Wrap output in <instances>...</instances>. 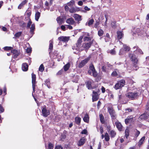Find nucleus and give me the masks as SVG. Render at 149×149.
Returning <instances> with one entry per match:
<instances>
[{
	"label": "nucleus",
	"mask_w": 149,
	"mask_h": 149,
	"mask_svg": "<svg viewBox=\"0 0 149 149\" xmlns=\"http://www.w3.org/2000/svg\"><path fill=\"white\" fill-rule=\"evenodd\" d=\"M99 98L98 92H96L93 91L92 95V101H94L97 100Z\"/></svg>",
	"instance_id": "9"
},
{
	"label": "nucleus",
	"mask_w": 149,
	"mask_h": 149,
	"mask_svg": "<svg viewBox=\"0 0 149 149\" xmlns=\"http://www.w3.org/2000/svg\"><path fill=\"white\" fill-rule=\"evenodd\" d=\"M40 16V13L39 12H37L35 15V20L38 21V19L39 18Z\"/></svg>",
	"instance_id": "30"
},
{
	"label": "nucleus",
	"mask_w": 149,
	"mask_h": 149,
	"mask_svg": "<svg viewBox=\"0 0 149 149\" xmlns=\"http://www.w3.org/2000/svg\"><path fill=\"white\" fill-rule=\"evenodd\" d=\"M4 111V108L3 107L2 105L0 104V113L3 112Z\"/></svg>",
	"instance_id": "50"
},
{
	"label": "nucleus",
	"mask_w": 149,
	"mask_h": 149,
	"mask_svg": "<svg viewBox=\"0 0 149 149\" xmlns=\"http://www.w3.org/2000/svg\"><path fill=\"white\" fill-rule=\"evenodd\" d=\"M91 57L88 56L86 58L81 61V62L78 65V67L79 68H81L84 67L90 60Z\"/></svg>",
	"instance_id": "5"
},
{
	"label": "nucleus",
	"mask_w": 149,
	"mask_h": 149,
	"mask_svg": "<svg viewBox=\"0 0 149 149\" xmlns=\"http://www.w3.org/2000/svg\"><path fill=\"white\" fill-rule=\"evenodd\" d=\"M43 116L45 117H47L50 114L49 111L47 109L46 105H44L41 108Z\"/></svg>",
	"instance_id": "4"
},
{
	"label": "nucleus",
	"mask_w": 149,
	"mask_h": 149,
	"mask_svg": "<svg viewBox=\"0 0 149 149\" xmlns=\"http://www.w3.org/2000/svg\"><path fill=\"white\" fill-rule=\"evenodd\" d=\"M149 115L148 114H143L141 115L139 117V119L141 120L147 119Z\"/></svg>",
	"instance_id": "25"
},
{
	"label": "nucleus",
	"mask_w": 149,
	"mask_h": 149,
	"mask_svg": "<svg viewBox=\"0 0 149 149\" xmlns=\"http://www.w3.org/2000/svg\"><path fill=\"white\" fill-rule=\"evenodd\" d=\"M134 121V118L131 116H128L125 119V122L126 124H127L129 123H131Z\"/></svg>",
	"instance_id": "12"
},
{
	"label": "nucleus",
	"mask_w": 149,
	"mask_h": 149,
	"mask_svg": "<svg viewBox=\"0 0 149 149\" xmlns=\"http://www.w3.org/2000/svg\"><path fill=\"white\" fill-rule=\"evenodd\" d=\"M64 8L65 10L66 11H68L69 10V8L68 7V6L65 5L64 6Z\"/></svg>",
	"instance_id": "63"
},
{
	"label": "nucleus",
	"mask_w": 149,
	"mask_h": 149,
	"mask_svg": "<svg viewBox=\"0 0 149 149\" xmlns=\"http://www.w3.org/2000/svg\"><path fill=\"white\" fill-rule=\"evenodd\" d=\"M59 40L63 42H67L70 39L69 37L61 36L58 38Z\"/></svg>",
	"instance_id": "11"
},
{
	"label": "nucleus",
	"mask_w": 149,
	"mask_h": 149,
	"mask_svg": "<svg viewBox=\"0 0 149 149\" xmlns=\"http://www.w3.org/2000/svg\"><path fill=\"white\" fill-rule=\"evenodd\" d=\"M94 22V21L93 19H90L86 23V25H87L89 26H90L92 25Z\"/></svg>",
	"instance_id": "29"
},
{
	"label": "nucleus",
	"mask_w": 149,
	"mask_h": 149,
	"mask_svg": "<svg viewBox=\"0 0 149 149\" xmlns=\"http://www.w3.org/2000/svg\"><path fill=\"white\" fill-rule=\"evenodd\" d=\"M66 26H67V28L71 30L73 29L72 26L70 25H66Z\"/></svg>",
	"instance_id": "64"
},
{
	"label": "nucleus",
	"mask_w": 149,
	"mask_h": 149,
	"mask_svg": "<svg viewBox=\"0 0 149 149\" xmlns=\"http://www.w3.org/2000/svg\"><path fill=\"white\" fill-rule=\"evenodd\" d=\"M89 117L88 114L86 113L83 119L84 121L86 123H88L89 121Z\"/></svg>",
	"instance_id": "26"
},
{
	"label": "nucleus",
	"mask_w": 149,
	"mask_h": 149,
	"mask_svg": "<svg viewBox=\"0 0 149 149\" xmlns=\"http://www.w3.org/2000/svg\"><path fill=\"white\" fill-rule=\"evenodd\" d=\"M32 77V83L33 91L34 92L35 91V87L36 86V76L33 72H32L31 74Z\"/></svg>",
	"instance_id": "2"
},
{
	"label": "nucleus",
	"mask_w": 149,
	"mask_h": 149,
	"mask_svg": "<svg viewBox=\"0 0 149 149\" xmlns=\"http://www.w3.org/2000/svg\"><path fill=\"white\" fill-rule=\"evenodd\" d=\"M126 52L123 48H121L120 50V52L119 53V55H121L124 54H125Z\"/></svg>",
	"instance_id": "45"
},
{
	"label": "nucleus",
	"mask_w": 149,
	"mask_h": 149,
	"mask_svg": "<svg viewBox=\"0 0 149 149\" xmlns=\"http://www.w3.org/2000/svg\"><path fill=\"white\" fill-rule=\"evenodd\" d=\"M55 149H63V148L60 145H57L56 146L55 148Z\"/></svg>",
	"instance_id": "55"
},
{
	"label": "nucleus",
	"mask_w": 149,
	"mask_h": 149,
	"mask_svg": "<svg viewBox=\"0 0 149 149\" xmlns=\"http://www.w3.org/2000/svg\"><path fill=\"white\" fill-rule=\"evenodd\" d=\"M11 52L14 54L13 58L14 59H15L17 58L18 56L20 54L19 52H18L17 50L16 49H14L11 50Z\"/></svg>",
	"instance_id": "10"
},
{
	"label": "nucleus",
	"mask_w": 149,
	"mask_h": 149,
	"mask_svg": "<svg viewBox=\"0 0 149 149\" xmlns=\"http://www.w3.org/2000/svg\"><path fill=\"white\" fill-rule=\"evenodd\" d=\"M100 122L102 124V113L100 114L99 115Z\"/></svg>",
	"instance_id": "60"
},
{
	"label": "nucleus",
	"mask_w": 149,
	"mask_h": 149,
	"mask_svg": "<svg viewBox=\"0 0 149 149\" xmlns=\"http://www.w3.org/2000/svg\"><path fill=\"white\" fill-rule=\"evenodd\" d=\"M91 84V81H87L85 82L86 87L88 89H91L92 88Z\"/></svg>",
	"instance_id": "21"
},
{
	"label": "nucleus",
	"mask_w": 149,
	"mask_h": 149,
	"mask_svg": "<svg viewBox=\"0 0 149 149\" xmlns=\"http://www.w3.org/2000/svg\"><path fill=\"white\" fill-rule=\"evenodd\" d=\"M22 34V32L20 31L16 33L15 35V36L17 38H18L20 37L21 34Z\"/></svg>",
	"instance_id": "46"
},
{
	"label": "nucleus",
	"mask_w": 149,
	"mask_h": 149,
	"mask_svg": "<svg viewBox=\"0 0 149 149\" xmlns=\"http://www.w3.org/2000/svg\"><path fill=\"white\" fill-rule=\"evenodd\" d=\"M69 11L70 13H74L76 12V10L74 7H72L69 9Z\"/></svg>",
	"instance_id": "43"
},
{
	"label": "nucleus",
	"mask_w": 149,
	"mask_h": 149,
	"mask_svg": "<svg viewBox=\"0 0 149 149\" xmlns=\"http://www.w3.org/2000/svg\"><path fill=\"white\" fill-rule=\"evenodd\" d=\"M129 56L134 63H137L138 62V60L134 55L132 54H130Z\"/></svg>",
	"instance_id": "17"
},
{
	"label": "nucleus",
	"mask_w": 149,
	"mask_h": 149,
	"mask_svg": "<svg viewBox=\"0 0 149 149\" xmlns=\"http://www.w3.org/2000/svg\"><path fill=\"white\" fill-rule=\"evenodd\" d=\"M104 139L106 141H109L110 139L109 136L107 133H106L105 134Z\"/></svg>",
	"instance_id": "37"
},
{
	"label": "nucleus",
	"mask_w": 149,
	"mask_h": 149,
	"mask_svg": "<svg viewBox=\"0 0 149 149\" xmlns=\"http://www.w3.org/2000/svg\"><path fill=\"white\" fill-rule=\"evenodd\" d=\"M3 49L4 50L8 51L9 50H12V49H13V47H11L6 46L4 47Z\"/></svg>",
	"instance_id": "34"
},
{
	"label": "nucleus",
	"mask_w": 149,
	"mask_h": 149,
	"mask_svg": "<svg viewBox=\"0 0 149 149\" xmlns=\"http://www.w3.org/2000/svg\"><path fill=\"white\" fill-rule=\"evenodd\" d=\"M21 26L23 27H25L26 26V23L23 21L21 22Z\"/></svg>",
	"instance_id": "58"
},
{
	"label": "nucleus",
	"mask_w": 149,
	"mask_h": 149,
	"mask_svg": "<svg viewBox=\"0 0 149 149\" xmlns=\"http://www.w3.org/2000/svg\"><path fill=\"white\" fill-rule=\"evenodd\" d=\"M70 66V64L69 63H68L65 65L63 67L64 70L65 71H67L69 70Z\"/></svg>",
	"instance_id": "31"
},
{
	"label": "nucleus",
	"mask_w": 149,
	"mask_h": 149,
	"mask_svg": "<svg viewBox=\"0 0 149 149\" xmlns=\"http://www.w3.org/2000/svg\"><path fill=\"white\" fill-rule=\"evenodd\" d=\"M28 1V0H24L18 6V8L20 9L22 8V7Z\"/></svg>",
	"instance_id": "22"
},
{
	"label": "nucleus",
	"mask_w": 149,
	"mask_h": 149,
	"mask_svg": "<svg viewBox=\"0 0 149 149\" xmlns=\"http://www.w3.org/2000/svg\"><path fill=\"white\" fill-rule=\"evenodd\" d=\"M26 15H27L28 17L29 18H30V17L31 15V10H27L26 11Z\"/></svg>",
	"instance_id": "41"
},
{
	"label": "nucleus",
	"mask_w": 149,
	"mask_h": 149,
	"mask_svg": "<svg viewBox=\"0 0 149 149\" xmlns=\"http://www.w3.org/2000/svg\"><path fill=\"white\" fill-rule=\"evenodd\" d=\"M117 37L118 39H121L124 36L123 33L120 31H118L117 33Z\"/></svg>",
	"instance_id": "24"
},
{
	"label": "nucleus",
	"mask_w": 149,
	"mask_h": 149,
	"mask_svg": "<svg viewBox=\"0 0 149 149\" xmlns=\"http://www.w3.org/2000/svg\"><path fill=\"white\" fill-rule=\"evenodd\" d=\"M81 119V118L79 117H76L75 118V122L77 125H80Z\"/></svg>",
	"instance_id": "28"
},
{
	"label": "nucleus",
	"mask_w": 149,
	"mask_h": 149,
	"mask_svg": "<svg viewBox=\"0 0 149 149\" xmlns=\"http://www.w3.org/2000/svg\"><path fill=\"white\" fill-rule=\"evenodd\" d=\"M145 139V137L144 136L142 137V138L140 139L139 141L138 142V145L139 146H140L143 143V141Z\"/></svg>",
	"instance_id": "35"
},
{
	"label": "nucleus",
	"mask_w": 149,
	"mask_h": 149,
	"mask_svg": "<svg viewBox=\"0 0 149 149\" xmlns=\"http://www.w3.org/2000/svg\"><path fill=\"white\" fill-rule=\"evenodd\" d=\"M6 86H5L3 88V93H4L5 95L6 94Z\"/></svg>",
	"instance_id": "62"
},
{
	"label": "nucleus",
	"mask_w": 149,
	"mask_h": 149,
	"mask_svg": "<svg viewBox=\"0 0 149 149\" xmlns=\"http://www.w3.org/2000/svg\"><path fill=\"white\" fill-rule=\"evenodd\" d=\"M108 110L112 118L114 119L116 118V114L114 111L111 105L108 107Z\"/></svg>",
	"instance_id": "6"
},
{
	"label": "nucleus",
	"mask_w": 149,
	"mask_h": 149,
	"mask_svg": "<svg viewBox=\"0 0 149 149\" xmlns=\"http://www.w3.org/2000/svg\"><path fill=\"white\" fill-rule=\"evenodd\" d=\"M98 35L100 36H101L102 35V29H100V30L98 31Z\"/></svg>",
	"instance_id": "56"
},
{
	"label": "nucleus",
	"mask_w": 149,
	"mask_h": 149,
	"mask_svg": "<svg viewBox=\"0 0 149 149\" xmlns=\"http://www.w3.org/2000/svg\"><path fill=\"white\" fill-rule=\"evenodd\" d=\"M26 52L27 53H31V52L32 49L31 48L27 47L26 49Z\"/></svg>",
	"instance_id": "52"
},
{
	"label": "nucleus",
	"mask_w": 149,
	"mask_h": 149,
	"mask_svg": "<svg viewBox=\"0 0 149 149\" xmlns=\"http://www.w3.org/2000/svg\"><path fill=\"white\" fill-rule=\"evenodd\" d=\"M86 141V139L84 137L81 138L79 141L78 143V146H80L83 145Z\"/></svg>",
	"instance_id": "16"
},
{
	"label": "nucleus",
	"mask_w": 149,
	"mask_h": 149,
	"mask_svg": "<svg viewBox=\"0 0 149 149\" xmlns=\"http://www.w3.org/2000/svg\"><path fill=\"white\" fill-rule=\"evenodd\" d=\"M81 133L82 134H86L87 133V130L86 129H84Z\"/></svg>",
	"instance_id": "57"
},
{
	"label": "nucleus",
	"mask_w": 149,
	"mask_h": 149,
	"mask_svg": "<svg viewBox=\"0 0 149 149\" xmlns=\"http://www.w3.org/2000/svg\"><path fill=\"white\" fill-rule=\"evenodd\" d=\"M129 135V130L127 128L125 130V136L126 138H127L128 136Z\"/></svg>",
	"instance_id": "38"
},
{
	"label": "nucleus",
	"mask_w": 149,
	"mask_h": 149,
	"mask_svg": "<svg viewBox=\"0 0 149 149\" xmlns=\"http://www.w3.org/2000/svg\"><path fill=\"white\" fill-rule=\"evenodd\" d=\"M67 92H69L68 91V90L67 88L63 89L61 93H63V94H64Z\"/></svg>",
	"instance_id": "53"
},
{
	"label": "nucleus",
	"mask_w": 149,
	"mask_h": 149,
	"mask_svg": "<svg viewBox=\"0 0 149 149\" xmlns=\"http://www.w3.org/2000/svg\"><path fill=\"white\" fill-rule=\"evenodd\" d=\"M63 72V70H61L58 71V72L57 73V75H61L62 74Z\"/></svg>",
	"instance_id": "59"
},
{
	"label": "nucleus",
	"mask_w": 149,
	"mask_h": 149,
	"mask_svg": "<svg viewBox=\"0 0 149 149\" xmlns=\"http://www.w3.org/2000/svg\"><path fill=\"white\" fill-rule=\"evenodd\" d=\"M91 38L90 37H88L87 36H85L84 38V41H87L88 42L89 41H91Z\"/></svg>",
	"instance_id": "42"
},
{
	"label": "nucleus",
	"mask_w": 149,
	"mask_h": 149,
	"mask_svg": "<svg viewBox=\"0 0 149 149\" xmlns=\"http://www.w3.org/2000/svg\"><path fill=\"white\" fill-rule=\"evenodd\" d=\"M44 70V67L42 64H41L39 68V70L41 72H43Z\"/></svg>",
	"instance_id": "40"
},
{
	"label": "nucleus",
	"mask_w": 149,
	"mask_h": 149,
	"mask_svg": "<svg viewBox=\"0 0 149 149\" xmlns=\"http://www.w3.org/2000/svg\"><path fill=\"white\" fill-rule=\"evenodd\" d=\"M73 17L75 18V20L78 22L82 20L81 16L78 14H74Z\"/></svg>",
	"instance_id": "18"
},
{
	"label": "nucleus",
	"mask_w": 149,
	"mask_h": 149,
	"mask_svg": "<svg viewBox=\"0 0 149 149\" xmlns=\"http://www.w3.org/2000/svg\"><path fill=\"white\" fill-rule=\"evenodd\" d=\"M123 48L126 52L129 51L130 50V48L125 45H123Z\"/></svg>",
	"instance_id": "39"
},
{
	"label": "nucleus",
	"mask_w": 149,
	"mask_h": 149,
	"mask_svg": "<svg viewBox=\"0 0 149 149\" xmlns=\"http://www.w3.org/2000/svg\"><path fill=\"white\" fill-rule=\"evenodd\" d=\"M105 18V20L104 23V26H107V22L109 19V16L107 14H105L104 15Z\"/></svg>",
	"instance_id": "33"
},
{
	"label": "nucleus",
	"mask_w": 149,
	"mask_h": 149,
	"mask_svg": "<svg viewBox=\"0 0 149 149\" xmlns=\"http://www.w3.org/2000/svg\"><path fill=\"white\" fill-rule=\"evenodd\" d=\"M66 22L70 25H73L75 23L74 19L72 17L66 20Z\"/></svg>",
	"instance_id": "13"
},
{
	"label": "nucleus",
	"mask_w": 149,
	"mask_h": 149,
	"mask_svg": "<svg viewBox=\"0 0 149 149\" xmlns=\"http://www.w3.org/2000/svg\"><path fill=\"white\" fill-rule=\"evenodd\" d=\"M135 136L136 137H137L140 134V132L139 131L137 130H136L135 131Z\"/></svg>",
	"instance_id": "51"
},
{
	"label": "nucleus",
	"mask_w": 149,
	"mask_h": 149,
	"mask_svg": "<svg viewBox=\"0 0 149 149\" xmlns=\"http://www.w3.org/2000/svg\"><path fill=\"white\" fill-rule=\"evenodd\" d=\"M133 49L134 52L135 50L136 53H137L138 54H143V52L137 46L134 47L133 48Z\"/></svg>",
	"instance_id": "19"
},
{
	"label": "nucleus",
	"mask_w": 149,
	"mask_h": 149,
	"mask_svg": "<svg viewBox=\"0 0 149 149\" xmlns=\"http://www.w3.org/2000/svg\"><path fill=\"white\" fill-rule=\"evenodd\" d=\"M49 50L50 51V52H51L53 49V40H51L49 41Z\"/></svg>",
	"instance_id": "23"
},
{
	"label": "nucleus",
	"mask_w": 149,
	"mask_h": 149,
	"mask_svg": "<svg viewBox=\"0 0 149 149\" xmlns=\"http://www.w3.org/2000/svg\"><path fill=\"white\" fill-rule=\"evenodd\" d=\"M93 43L92 41H90L84 44L83 45L86 49H88L91 47Z\"/></svg>",
	"instance_id": "14"
},
{
	"label": "nucleus",
	"mask_w": 149,
	"mask_h": 149,
	"mask_svg": "<svg viewBox=\"0 0 149 149\" xmlns=\"http://www.w3.org/2000/svg\"><path fill=\"white\" fill-rule=\"evenodd\" d=\"M82 37H80L78 40L77 43H76L77 47H79L82 42Z\"/></svg>",
	"instance_id": "32"
},
{
	"label": "nucleus",
	"mask_w": 149,
	"mask_h": 149,
	"mask_svg": "<svg viewBox=\"0 0 149 149\" xmlns=\"http://www.w3.org/2000/svg\"><path fill=\"white\" fill-rule=\"evenodd\" d=\"M110 134L111 137H114L116 136V133L114 131L111 130L110 132Z\"/></svg>",
	"instance_id": "44"
},
{
	"label": "nucleus",
	"mask_w": 149,
	"mask_h": 149,
	"mask_svg": "<svg viewBox=\"0 0 149 149\" xmlns=\"http://www.w3.org/2000/svg\"><path fill=\"white\" fill-rule=\"evenodd\" d=\"M30 32L32 33H33L35 29V26L34 24H32L30 28Z\"/></svg>",
	"instance_id": "36"
},
{
	"label": "nucleus",
	"mask_w": 149,
	"mask_h": 149,
	"mask_svg": "<svg viewBox=\"0 0 149 149\" xmlns=\"http://www.w3.org/2000/svg\"><path fill=\"white\" fill-rule=\"evenodd\" d=\"M28 65L27 63H24L22 66V69L24 71H26L28 69Z\"/></svg>",
	"instance_id": "20"
},
{
	"label": "nucleus",
	"mask_w": 149,
	"mask_h": 149,
	"mask_svg": "<svg viewBox=\"0 0 149 149\" xmlns=\"http://www.w3.org/2000/svg\"><path fill=\"white\" fill-rule=\"evenodd\" d=\"M61 28L62 30L63 31H65L66 29H65V27L64 25H61Z\"/></svg>",
	"instance_id": "61"
},
{
	"label": "nucleus",
	"mask_w": 149,
	"mask_h": 149,
	"mask_svg": "<svg viewBox=\"0 0 149 149\" xmlns=\"http://www.w3.org/2000/svg\"><path fill=\"white\" fill-rule=\"evenodd\" d=\"M88 73L90 75H91L92 73V75L94 77H96L97 76V73L96 71L94 66L93 64H91L88 71Z\"/></svg>",
	"instance_id": "1"
},
{
	"label": "nucleus",
	"mask_w": 149,
	"mask_h": 149,
	"mask_svg": "<svg viewBox=\"0 0 149 149\" xmlns=\"http://www.w3.org/2000/svg\"><path fill=\"white\" fill-rule=\"evenodd\" d=\"M74 1L73 0L70 1L68 3V5L69 6L71 7L73 6V4L74 3Z\"/></svg>",
	"instance_id": "47"
},
{
	"label": "nucleus",
	"mask_w": 149,
	"mask_h": 149,
	"mask_svg": "<svg viewBox=\"0 0 149 149\" xmlns=\"http://www.w3.org/2000/svg\"><path fill=\"white\" fill-rule=\"evenodd\" d=\"M109 53L111 54L114 55L116 54V52L114 49L111 50Z\"/></svg>",
	"instance_id": "54"
},
{
	"label": "nucleus",
	"mask_w": 149,
	"mask_h": 149,
	"mask_svg": "<svg viewBox=\"0 0 149 149\" xmlns=\"http://www.w3.org/2000/svg\"><path fill=\"white\" fill-rule=\"evenodd\" d=\"M65 19V17L63 16H59L56 19V20L60 25H61L64 22V19Z\"/></svg>",
	"instance_id": "8"
},
{
	"label": "nucleus",
	"mask_w": 149,
	"mask_h": 149,
	"mask_svg": "<svg viewBox=\"0 0 149 149\" xmlns=\"http://www.w3.org/2000/svg\"><path fill=\"white\" fill-rule=\"evenodd\" d=\"M125 81L123 80H121L118 81L115 86V88L117 90L123 87L125 85Z\"/></svg>",
	"instance_id": "3"
},
{
	"label": "nucleus",
	"mask_w": 149,
	"mask_h": 149,
	"mask_svg": "<svg viewBox=\"0 0 149 149\" xmlns=\"http://www.w3.org/2000/svg\"><path fill=\"white\" fill-rule=\"evenodd\" d=\"M138 95L136 93L129 92L127 94L126 96L129 98L133 99L137 97Z\"/></svg>",
	"instance_id": "7"
},
{
	"label": "nucleus",
	"mask_w": 149,
	"mask_h": 149,
	"mask_svg": "<svg viewBox=\"0 0 149 149\" xmlns=\"http://www.w3.org/2000/svg\"><path fill=\"white\" fill-rule=\"evenodd\" d=\"M116 126L118 130L120 131H122L123 129V126L121 123L118 121L115 123Z\"/></svg>",
	"instance_id": "15"
},
{
	"label": "nucleus",
	"mask_w": 149,
	"mask_h": 149,
	"mask_svg": "<svg viewBox=\"0 0 149 149\" xmlns=\"http://www.w3.org/2000/svg\"><path fill=\"white\" fill-rule=\"evenodd\" d=\"M32 22H31V19L30 18L29 19V22L27 23V27L28 28H30V26H31V25L32 24Z\"/></svg>",
	"instance_id": "49"
},
{
	"label": "nucleus",
	"mask_w": 149,
	"mask_h": 149,
	"mask_svg": "<svg viewBox=\"0 0 149 149\" xmlns=\"http://www.w3.org/2000/svg\"><path fill=\"white\" fill-rule=\"evenodd\" d=\"M97 128L98 131H100L101 133L102 134L101 135V137L102 139V125H97Z\"/></svg>",
	"instance_id": "27"
},
{
	"label": "nucleus",
	"mask_w": 149,
	"mask_h": 149,
	"mask_svg": "<svg viewBox=\"0 0 149 149\" xmlns=\"http://www.w3.org/2000/svg\"><path fill=\"white\" fill-rule=\"evenodd\" d=\"M54 147V145L53 144L49 143L48 144V148L49 149H53Z\"/></svg>",
	"instance_id": "48"
}]
</instances>
